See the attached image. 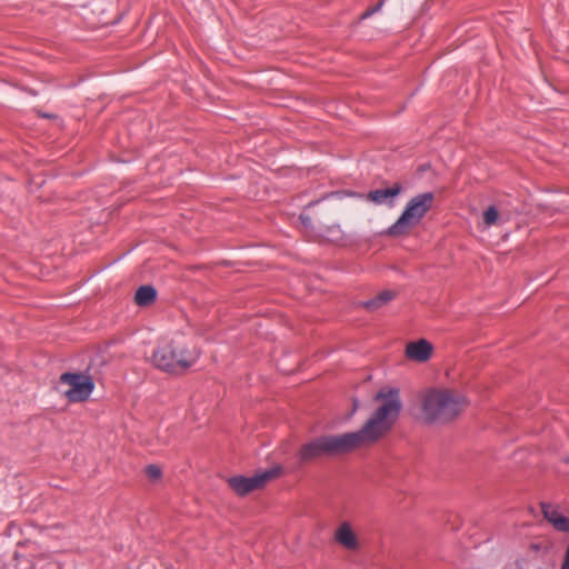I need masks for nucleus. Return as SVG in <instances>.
<instances>
[{
    "instance_id": "nucleus-1",
    "label": "nucleus",
    "mask_w": 569,
    "mask_h": 569,
    "mask_svg": "<svg viewBox=\"0 0 569 569\" xmlns=\"http://www.w3.org/2000/svg\"><path fill=\"white\" fill-rule=\"evenodd\" d=\"M373 399L380 405L359 430L312 438L300 447L297 453L299 465L346 456L385 437L392 429L402 409L399 389H381Z\"/></svg>"
},
{
    "instance_id": "nucleus-2",
    "label": "nucleus",
    "mask_w": 569,
    "mask_h": 569,
    "mask_svg": "<svg viewBox=\"0 0 569 569\" xmlns=\"http://www.w3.org/2000/svg\"><path fill=\"white\" fill-rule=\"evenodd\" d=\"M422 417L427 423H446L461 411V403L447 389H429L421 397Z\"/></svg>"
},
{
    "instance_id": "nucleus-3",
    "label": "nucleus",
    "mask_w": 569,
    "mask_h": 569,
    "mask_svg": "<svg viewBox=\"0 0 569 569\" xmlns=\"http://www.w3.org/2000/svg\"><path fill=\"white\" fill-rule=\"evenodd\" d=\"M152 365L170 375H182L197 361V356L189 349L173 341L158 347L151 357Z\"/></svg>"
},
{
    "instance_id": "nucleus-4",
    "label": "nucleus",
    "mask_w": 569,
    "mask_h": 569,
    "mask_svg": "<svg viewBox=\"0 0 569 569\" xmlns=\"http://www.w3.org/2000/svg\"><path fill=\"white\" fill-rule=\"evenodd\" d=\"M435 201L433 192H423L409 200L405 210L397 221L389 227L387 234L400 237L409 233L410 229L420 223L422 218L432 208Z\"/></svg>"
},
{
    "instance_id": "nucleus-5",
    "label": "nucleus",
    "mask_w": 569,
    "mask_h": 569,
    "mask_svg": "<svg viewBox=\"0 0 569 569\" xmlns=\"http://www.w3.org/2000/svg\"><path fill=\"white\" fill-rule=\"evenodd\" d=\"M282 473L281 466L256 472L251 477L233 476L228 479L229 487L240 497H244L254 490L266 487L268 482Z\"/></svg>"
},
{
    "instance_id": "nucleus-6",
    "label": "nucleus",
    "mask_w": 569,
    "mask_h": 569,
    "mask_svg": "<svg viewBox=\"0 0 569 569\" xmlns=\"http://www.w3.org/2000/svg\"><path fill=\"white\" fill-rule=\"evenodd\" d=\"M59 380L69 386L63 393L71 402L86 401L94 389L92 378L80 372H63Z\"/></svg>"
},
{
    "instance_id": "nucleus-7",
    "label": "nucleus",
    "mask_w": 569,
    "mask_h": 569,
    "mask_svg": "<svg viewBox=\"0 0 569 569\" xmlns=\"http://www.w3.org/2000/svg\"><path fill=\"white\" fill-rule=\"evenodd\" d=\"M402 191V186L396 182L391 188L371 190L367 194V199L376 204H395V198Z\"/></svg>"
},
{
    "instance_id": "nucleus-8",
    "label": "nucleus",
    "mask_w": 569,
    "mask_h": 569,
    "mask_svg": "<svg viewBox=\"0 0 569 569\" xmlns=\"http://www.w3.org/2000/svg\"><path fill=\"white\" fill-rule=\"evenodd\" d=\"M433 351L432 345L426 339L409 342L406 347V357L410 360L425 362L430 359Z\"/></svg>"
},
{
    "instance_id": "nucleus-9",
    "label": "nucleus",
    "mask_w": 569,
    "mask_h": 569,
    "mask_svg": "<svg viewBox=\"0 0 569 569\" xmlns=\"http://www.w3.org/2000/svg\"><path fill=\"white\" fill-rule=\"evenodd\" d=\"M335 539L349 550H356L359 547L357 536L348 522H342L339 526L335 533Z\"/></svg>"
},
{
    "instance_id": "nucleus-10",
    "label": "nucleus",
    "mask_w": 569,
    "mask_h": 569,
    "mask_svg": "<svg viewBox=\"0 0 569 569\" xmlns=\"http://www.w3.org/2000/svg\"><path fill=\"white\" fill-rule=\"evenodd\" d=\"M157 290L151 284L140 286L134 293V302L139 307H149L157 300Z\"/></svg>"
},
{
    "instance_id": "nucleus-11",
    "label": "nucleus",
    "mask_w": 569,
    "mask_h": 569,
    "mask_svg": "<svg viewBox=\"0 0 569 569\" xmlns=\"http://www.w3.org/2000/svg\"><path fill=\"white\" fill-rule=\"evenodd\" d=\"M395 292L391 290H385L377 295L375 298L367 300L362 306L369 311H376L395 298Z\"/></svg>"
},
{
    "instance_id": "nucleus-12",
    "label": "nucleus",
    "mask_w": 569,
    "mask_h": 569,
    "mask_svg": "<svg viewBox=\"0 0 569 569\" xmlns=\"http://www.w3.org/2000/svg\"><path fill=\"white\" fill-rule=\"evenodd\" d=\"M540 506L545 519L550 523H553L555 519L561 515L551 503L541 502Z\"/></svg>"
},
{
    "instance_id": "nucleus-13",
    "label": "nucleus",
    "mask_w": 569,
    "mask_h": 569,
    "mask_svg": "<svg viewBox=\"0 0 569 569\" xmlns=\"http://www.w3.org/2000/svg\"><path fill=\"white\" fill-rule=\"evenodd\" d=\"M498 217H499V213L495 206H490L483 211V221L488 226L496 223L498 220Z\"/></svg>"
},
{
    "instance_id": "nucleus-14",
    "label": "nucleus",
    "mask_w": 569,
    "mask_h": 569,
    "mask_svg": "<svg viewBox=\"0 0 569 569\" xmlns=\"http://www.w3.org/2000/svg\"><path fill=\"white\" fill-rule=\"evenodd\" d=\"M552 526L561 532H569V517H566L563 515H560L557 519H555V522Z\"/></svg>"
},
{
    "instance_id": "nucleus-15",
    "label": "nucleus",
    "mask_w": 569,
    "mask_h": 569,
    "mask_svg": "<svg viewBox=\"0 0 569 569\" xmlns=\"http://www.w3.org/2000/svg\"><path fill=\"white\" fill-rule=\"evenodd\" d=\"M144 472L146 476L153 481L160 479L162 475L160 467L157 465H148L144 469Z\"/></svg>"
},
{
    "instance_id": "nucleus-16",
    "label": "nucleus",
    "mask_w": 569,
    "mask_h": 569,
    "mask_svg": "<svg viewBox=\"0 0 569 569\" xmlns=\"http://www.w3.org/2000/svg\"><path fill=\"white\" fill-rule=\"evenodd\" d=\"M382 4H383V1L380 0L376 6L370 7L367 10H365L362 12V14L360 16V18L363 20V19L371 17L372 14H375L376 12H378L381 9Z\"/></svg>"
},
{
    "instance_id": "nucleus-17",
    "label": "nucleus",
    "mask_w": 569,
    "mask_h": 569,
    "mask_svg": "<svg viewBox=\"0 0 569 569\" xmlns=\"http://www.w3.org/2000/svg\"><path fill=\"white\" fill-rule=\"evenodd\" d=\"M561 569H569V545L567 546L566 549L565 560L561 565Z\"/></svg>"
},
{
    "instance_id": "nucleus-18",
    "label": "nucleus",
    "mask_w": 569,
    "mask_h": 569,
    "mask_svg": "<svg viewBox=\"0 0 569 569\" xmlns=\"http://www.w3.org/2000/svg\"><path fill=\"white\" fill-rule=\"evenodd\" d=\"M300 218L305 224L308 223L309 218H305L303 216H301Z\"/></svg>"
},
{
    "instance_id": "nucleus-19",
    "label": "nucleus",
    "mask_w": 569,
    "mask_h": 569,
    "mask_svg": "<svg viewBox=\"0 0 569 569\" xmlns=\"http://www.w3.org/2000/svg\"><path fill=\"white\" fill-rule=\"evenodd\" d=\"M563 462L569 465V457L563 458Z\"/></svg>"
}]
</instances>
